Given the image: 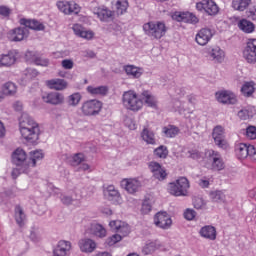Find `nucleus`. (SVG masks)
<instances>
[{"label": "nucleus", "instance_id": "1", "mask_svg": "<svg viewBox=\"0 0 256 256\" xmlns=\"http://www.w3.org/2000/svg\"><path fill=\"white\" fill-rule=\"evenodd\" d=\"M20 133L28 143H37L39 141V124L32 119L29 114H22L19 122Z\"/></svg>", "mask_w": 256, "mask_h": 256}, {"label": "nucleus", "instance_id": "2", "mask_svg": "<svg viewBox=\"0 0 256 256\" xmlns=\"http://www.w3.org/2000/svg\"><path fill=\"white\" fill-rule=\"evenodd\" d=\"M122 103L125 109L129 111H141L143 109V99L137 95V92L129 90L123 93Z\"/></svg>", "mask_w": 256, "mask_h": 256}, {"label": "nucleus", "instance_id": "3", "mask_svg": "<svg viewBox=\"0 0 256 256\" xmlns=\"http://www.w3.org/2000/svg\"><path fill=\"white\" fill-rule=\"evenodd\" d=\"M143 31L152 39H161L167 34V26L161 21L147 22L143 25Z\"/></svg>", "mask_w": 256, "mask_h": 256}, {"label": "nucleus", "instance_id": "4", "mask_svg": "<svg viewBox=\"0 0 256 256\" xmlns=\"http://www.w3.org/2000/svg\"><path fill=\"white\" fill-rule=\"evenodd\" d=\"M189 190V180L186 177H180L175 182H171L168 186L170 195L174 197H187Z\"/></svg>", "mask_w": 256, "mask_h": 256}, {"label": "nucleus", "instance_id": "5", "mask_svg": "<svg viewBox=\"0 0 256 256\" xmlns=\"http://www.w3.org/2000/svg\"><path fill=\"white\" fill-rule=\"evenodd\" d=\"M205 157L207 161L211 164L213 171H223L225 169V162L221 153L213 149L205 151Z\"/></svg>", "mask_w": 256, "mask_h": 256}, {"label": "nucleus", "instance_id": "6", "mask_svg": "<svg viewBox=\"0 0 256 256\" xmlns=\"http://www.w3.org/2000/svg\"><path fill=\"white\" fill-rule=\"evenodd\" d=\"M103 108V104L98 100H88L84 102L81 106V111L83 115L86 117H91L95 115H99L101 109Z\"/></svg>", "mask_w": 256, "mask_h": 256}, {"label": "nucleus", "instance_id": "7", "mask_svg": "<svg viewBox=\"0 0 256 256\" xmlns=\"http://www.w3.org/2000/svg\"><path fill=\"white\" fill-rule=\"evenodd\" d=\"M212 137L215 145L219 147V149H229V143L225 139V128H223V126H215L212 132Z\"/></svg>", "mask_w": 256, "mask_h": 256}, {"label": "nucleus", "instance_id": "8", "mask_svg": "<svg viewBox=\"0 0 256 256\" xmlns=\"http://www.w3.org/2000/svg\"><path fill=\"white\" fill-rule=\"evenodd\" d=\"M243 57L247 63H256V39H249L243 51Z\"/></svg>", "mask_w": 256, "mask_h": 256}, {"label": "nucleus", "instance_id": "9", "mask_svg": "<svg viewBox=\"0 0 256 256\" xmlns=\"http://www.w3.org/2000/svg\"><path fill=\"white\" fill-rule=\"evenodd\" d=\"M154 224L160 229H169L173 225V220H171V216L167 212H158L154 216Z\"/></svg>", "mask_w": 256, "mask_h": 256}, {"label": "nucleus", "instance_id": "10", "mask_svg": "<svg viewBox=\"0 0 256 256\" xmlns=\"http://www.w3.org/2000/svg\"><path fill=\"white\" fill-rule=\"evenodd\" d=\"M71 249V242L60 240L53 249V256H69L71 255Z\"/></svg>", "mask_w": 256, "mask_h": 256}, {"label": "nucleus", "instance_id": "11", "mask_svg": "<svg viewBox=\"0 0 256 256\" xmlns=\"http://www.w3.org/2000/svg\"><path fill=\"white\" fill-rule=\"evenodd\" d=\"M172 19L182 23H199V18L191 12H175Z\"/></svg>", "mask_w": 256, "mask_h": 256}, {"label": "nucleus", "instance_id": "12", "mask_svg": "<svg viewBox=\"0 0 256 256\" xmlns=\"http://www.w3.org/2000/svg\"><path fill=\"white\" fill-rule=\"evenodd\" d=\"M29 35V29L25 27H18L10 30L8 32V39L9 41L19 42L23 41L25 37Z\"/></svg>", "mask_w": 256, "mask_h": 256}, {"label": "nucleus", "instance_id": "13", "mask_svg": "<svg viewBox=\"0 0 256 256\" xmlns=\"http://www.w3.org/2000/svg\"><path fill=\"white\" fill-rule=\"evenodd\" d=\"M213 35H215V32L209 28H202L197 34H196V43L198 45H207L211 39L213 38Z\"/></svg>", "mask_w": 256, "mask_h": 256}, {"label": "nucleus", "instance_id": "14", "mask_svg": "<svg viewBox=\"0 0 256 256\" xmlns=\"http://www.w3.org/2000/svg\"><path fill=\"white\" fill-rule=\"evenodd\" d=\"M12 162L16 166L25 167V165H28L29 168V159H27V154L25 153V150L21 148L16 149L12 154Z\"/></svg>", "mask_w": 256, "mask_h": 256}, {"label": "nucleus", "instance_id": "15", "mask_svg": "<svg viewBox=\"0 0 256 256\" xmlns=\"http://www.w3.org/2000/svg\"><path fill=\"white\" fill-rule=\"evenodd\" d=\"M44 103H49L50 105H63L65 103V96L59 92H51L42 97Z\"/></svg>", "mask_w": 256, "mask_h": 256}, {"label": "nucleus", "instance_id": "16", "mask_svg": "<svg viewBox=\"0 0 256 256\" xmlns=\"http://www.w3.org/2000/svg\"><path fill=\"white\" fill-rule=\"evenodd\" d=\"M216 99L224 105H235L237 103V96L229 91L216 93Z\"/></svg>", "mask_w": 256, "mask_h": 256}, {"label": "nucleus", "instance_id": "17", "mask_svg": "<svg viewBox=\"0 0 256 256\" xmlns=\"http://www.w3.org/2000/svg\"><path fill=\"white\" fill-rule=\"evenodd\" d=\"M121 187L127 190L128 193L133 195L141 189V182L137 179H124L121 182Z\"/></svg>", "mask_w": 256, "mask_h": 256}, {"label": "nucleus", "instance_id": "18", "mask_svg": "<svg viewBox=\"0 0 256 256\" xmlns=\"http://www.w3.org/2000/svg\"><path fill=\"white\" fill-rule=\"evenodd\" d=\"M17 55L18 53L16 50H11L7 54H2L0 56V67H11V65H15Z\"/></svg>", "mask_w": 256, "mask_h": 256}, {"label": "nucleus", "instance_id": "19", "mask_svg": "<svg viewBox=\"0 0 256 256\" xmlns=\"http://www.w3.org/2000/svg\"><path fill=\"white\" fill-rule=\"evenodd\" d=\"M46 85L49 89H53L54 91H64V89L68 87L67 81L59 78L47 80Z\"/></svg>", "mask_w": 256, "mask_h": 256}, {"label": "nucleus", "instance_id": "20", "mask_svg": "<svg viewBox=\"0 0 256 256\" xmlns=\"http://www.w3.org/2000/svg\"><path fill=\"white\" fill-rule=\"evenodd\" d=\"M199 234L204 239H209V241H215V239H217V229L212 225L203 226L200 229Z\"/></svg>", "mask_w": 256, "mask_h": 256}, {"label": "nucleus", "instance_id": "21", "mask_svg": "<svg viewBox=\"0 0 256 256\" xmlns=\"http://www.w3.org/2000/svg\"><path fill=\"white\" fill-rule=\"evenodd\" d=\"M236 155L238 159H247L249 157L250 153H253V145H247L245 143H241L238 146H236Z\"/></svg>", "mask_w": 256, "mask_h": 256}, {"label": "nucleus", "instance_id": "22", "mask_svg": "<svg viewBox=\"0 0 256 256\" xmlns=\"http://www.w3.org/2000/svg\"><path fill=\"white\" fill-rule=\"evenodd\" d=\"M79 247L82 253H93L97 249V243L89 238L81 239L79 241Z\"/></svg>", "mask_w": 256, "mask_h": 256}, {"label": "nucleus", "instance_id": "23", "mask_svg": "<svg viewBox=\"0 0 256 256\" xmlns=\"http://www.w3.org/2000/svg\"><path fill=\"white\" fill-rule=\"evenodd\" d=\"M20 24L24 25L26 29H32L33 31H43L45 26L37 20H27L25 18L20 19Z\"/></svg>", "mask_w": 256, "mask_h": 256}, {"label": "nucleus", "instance_id": "24", "mask_svg": "<svg viewBox=\"0 0 256 256\" xmlns=\"http://www.w3.org/2000/svg\"><path fill=\"white\" fill-rule=\"evenodd\" d=\"M94 13L97 15L100 21H104L105 23H108V21H113V16L115 15V12L105 7L98 8Z\"/></svg>", "mask_w": 256, "mask_h": 256}, {"label": "nucleus", "instance_id": "25", "mask_svg": "<svg viewBox=\"0 0 256 256\" xmlns=\"http://www.w3.org/2000/svg\"><path fill=\"white\" fill-rule=\"evenodd\" d=\"M14 217L17 225L20 227H23L25 225V221H27V215H25V211L23 210V207L20 205L15 206L14 210Z\"/></svg>", "mask_w": 256, "mask_h": 256}, {"label": "nucleus", "instance_id": "26", "mask_svg": "<svg viewBox=\"0 0 256 256\" xmlns=\"http://www.w3.org/2000/svg\"><path fill=\"white\" fill-rule=\"evenodd\" d=\"M209 55L215 63H223V60L225 59V52L219 47L213 48L209 52Z\"/></svg>", "mask_w": 256, "mask_h": 256}, {"label": "nucleus", "instance_id": "27", "mask_svg": "<svg viewBox=\"0 0 256 256\" xmlns=\"http://www.w3.org/2000/svg\"><path fill=\"white\" fill-rule=\"evenodd\" d=\"M107 197L109 201H112L115 204L121 203V195L119 191L115 189V186H109L107 188Z\"/></svg>", "mask_w": 256, "mask_h": 256}, {"label": "nucleus", "instance_id": "28", "mask_svg": "<svg viewBox=\"0 0 256 256\" xmlns=\"http://www.w3.org/2000/svg\"><path fill=\"white\" fill-rule=\"evenodd\" d=\"M238 27L240 31H243L244 33H253L255 31V24L253 22L242 19L238 22Z\"/></svg>", "mask_w": 256, "mask_h": 256}, {"label": "nucleus", "instance_id": "29", "mask_svg": "<svg viewBox=\"0 0 256 256\" xmlns=\"http://www.w3.org/2000/svg\"><path fill=\"white\" fill-rule=\"evenodd\" d=\"M251 5V0H232V7L235 11H246Z\"/></svg>", "mask_w": 256, "mask_h": 256}, {"label": "nucleus", "instance_id": "30", "mask_svg": "<svg viewBox=\"0 0 256 256\" xmlns=\"http://www.w3.org/2000/svg\"><path fill=\"white\" fill-rule=\"evenodd\" d=\"M241 93L244 95V97H251V95L255 93V82H244L241 87Z\"/></svg>", "mask_w": 256, "mask_h": 256}, {"label": "nucleus", "instance_id": "31", "mask_svg": "<svg viewBox=\"0 0 256 256\" xmlns=\"http://www.w3.org/2000/svg\"><path fill=\"white\" fill-rule=\"evenodd\" d=\"M41 159H43V152L39 150L30 152V157L28 159L29 167H35V165H37V161H41Z\"/></svg>", "mask_w": 256, "mask_h": 256}, {"label": "nucleus", "instance_id": "32", "mask_svg": "<svg viewBox=\"0 0 256 256\" xmlns=\"http://www.w3.org/2000/svg\"><path fill=\"white\" fill-rule=\"evenodd\" d=\"M2 93L3 95L7 96H13L15 93H17V85L13 82H7L2 87Z\"/></svg>", "mask_w": 256, "mask_h": 256}, {"label": "nucleus", "instance_id": "33", "mask_svg": "<svg viewBox=\"0 0 256 256\" xmlns=\"http://www.w3.org/2000/svg\"><path fill=\"white\" fill-rule=\"evenodd\" d=\"M141 137H142L143 141H145L146 143H148L150 145H155V133H153L148 128L143 129V131L141 133Z\"/></svg>", "mask_w": 256, "mask_h": 256}, {"label": "nucleus", "instance_id": "34", "mask_svg": "<svg viewBox=\"0 0 256 256\" xmlns=\"http://www.w3.org/2000/svg\"><path fill=\"white\" fill-rule=\"evenodd\" d=\"M142 99L148 107H156L157 99L149 91H144L142 93Z\"/></svg>", "mask_w": 256, "mask_h": 256}, {"label": "nucleus", "instance_id": "35", "mask_svg": "<svg viewBox=\"0 0 256 256\" xmlns=\"http://www.w3.org/2000/svg\"><path fill=\"white\" fill-rule=\"evenodd\" d=\"M205 13L208 15H217L219 13V6L213 0H206Z\"/></svg>", "mask_w": 256, "mask_h": 256}, {"label": "nucleus", "instance_id": "36", "mask_svg": "<svg viewBox=\"0 0 256 256\" xmlns=\"http://www.w3.org/2000/svg\"><path fill=\"white\" fill-rule=\"evenodd\" d=\"M87 91L90 95H107L109 88H107V86H88Z\"/></svg>", "mask_w": 256, "mask_h": 256}, {"label": "nucleus", "instance_id": "37", "mask_svg": "<svg viewBox=\"0 0 256 256\" xmlns=\"http://www.w3.org/2000/svg\"><path fill=\"white\" fill-rule=\"evenodd\" d=\"M124 71L127 75H131V77H134V79H139V77H141L142 75L141 69L133 65L125 66Z\"/></svg>", "mask_w": 256, "mask_h": 256}, {"label": "nucleus", "instance_id": "38", "mask_svg": "<svg viewBox=\"0 0 256 256\" xmlns=\"http://www.w3.org/2000/svg\"><path fill=\"white\" fill-rule=\"evenodd\" d=\"M128 7H129V2H127V0H117L116 1L117 15H123V13H127Z\"/></svg>", "mask_w": 256, "mask_h": 256}, {"label": "nucleus", "instance_id": "39", "mask_svg": "<svg viewBox=\"0 0 256 256\" xmlns=\"http://www.w3.org/2000/svg\"><path fill=\"white\" fill-rule=\"evenodd\" d=\"M56 5L59 11L64 13V15H71V1H58Z\"/></svg>", "mask_w": 256, "mask_h": 256}, {"label": "nucleus", "instance_id": "40", "mask_svg": "<svg viewBox=\"0 0 256 256\" xmlns=\"http://www.w3.org/2000/svg\"><path fill=\"white\" fill-rule=\"evenodd\" d=\"M157 249H159L157 242H149L142 248V253L144 255H151V253H155Z\"/></svg>", "mask_w": 256, "mask_h": 256}, {"label": "nucleus", "instance_id": "41", "mask_svg": "<svg viewBox=\"0 0 256 256\" xmlns=\"http://www.w3.org/2000/svg\"><path fill=\"white\" fill-rule=\"evenodd\" d=\"M21 173H29V165L16 166L11 172L12 178L16 179L21 175Z\"/></svg>", "mask_w": 256, "mask_h": 256}, {"label": "nucleus", "instance_id": "42", "mask_svg": "<svg viewBox=\"0 0 256 256\" xmlns=\"http://www.w3.org/2000/svg\"><path fill=\"white\" fill-rule=\"evenodd\" d=\"M92 232L96 237L103 238L107 235V230L101 226V224H94L92 226Z\"/></svg>", "mask_w": 256, "mask_h": 256}, {"label": "nucleus", "instance_id": "43", "mask_svg": "<svg viewBox=\"0 0 256 256\" xmlns=\"http://www.w3.org/2000/svg\"><path fill=\"white\" fill-rule=\"evenodd\" d=\"M210 199L213 203H223L225 201V194L221 191L210 192Z\"/></svg>", "mask_w": 256, "mask_h": 256}, {"label": "nucleus", "instance_id": "44", "mask_svg": "<svg viewBox=\"0 0 256 256\" xmlns=\"http://www.w3.org/2000/svg\"><path fill=\"white\" fill-rule=\"evenodd\" d=\"M154 155L156 157H159V159H167V155H169V150L167 149V146H159L154 150Z\"/></svg>", "mask_w": 256, "mask_h": 256}, {"label": "nucleus", "instance_id": "45", "mask_svg": "<svg viewBox=\"0 0 256 256\" xmlns=\"http://www.w3.org/2000/svg\"><path fill=\"white\" fill-rule=\"evenodd\" d=\"M81 101V94L74 93L68 97V105H71L72 107H77Z\"/></svg>", "mask_w": 256, "mask_h": 256}, {"label": "nucleus", "instance_id": "46", "mask_svg": "<svg viewBox=\"0 0 256 256\" xmlns=\"http://www.w3.org/2000/svg\"><path fill=\"white\" fill-rule=\"evenodd\" d=\"M163 133L166 135V137L172 138L179 134V128L175 126H169L168 128L164 127Z\"/></svg>", "mask_w": 256, "mask_h": 256}, {"label": "nucleus", "instance_id": "47", "mask_svg": "<svg viewBox=\"0 0 256 256\" xmlns=\"http://www.w3.org/2000/svg\"><path fill=\"white\" fill-rule=\"evenodd\" d=\"M153 177L154 179H158V181H165V179H167V171L165 168L161 167L153 173Z\"/></svg>", "mask_w": 256, "mask_h": 256}, {"label": "nucleus", "instance_id": "48", "mask_svg": "<svg viewBox=\"0 0 256 256\" xmlns=\"http://www.w3.org/2000/svg\"><path fill=\"white\" fill-rule=\"evenodd\" d=\"M35 65H40V67H49V59L43 57L33 58Z\"/></svg>", "mask_w": 256, "mask_h": 256}, {"label": "nucleus", "instance_id": "49", "mask_svg": "<svg viewBox=\"0 0 256 256\" xmlns=\"http://www.w3.org/2000/svg\"><path fill=\"white\" fill-rule=\"evenodd\" d=\"M151 209H153L151 202H149V200H144L142 203L141 213L143 215H148V213H151Z\"/></svg>", "mask_w": 256, "mask_h": 256}, {"label": "nucleus", "instance_id": "50", "mask_svg": "<svg viewBox=\"0 0 256 256\" xmlns=\"http://www.w3.org/2000/svg\"><path fill=\"white\" fill-rule=\"evenodd\" d=\"M85 161V155L78 153L73 156V165H81Z\"/></svg>", "mask_w": 256, "mask_h": 256}, {"label": "nucleus", "instance_id": "51", "mask_svg": "<svg viewBox=\"0 0 256 256\" xmlns=\"http://www.w3.org/2000/svg\"><path fill=\"white\" fill-rule=\"evenodd\" d=\"M0 15L1 17H4L5 19L9 18L11 15V8L7 6H0Z\"/></svg>", "mask_w": 256, "mask_h": 256}, {"label": "nucleus", "instance_id": "52", "mask_svg": "<svg viewBox=\"0 0 256 256\" xmlns=\"http://www.w3.org/2000/svg\"><path fill=\"white\" fill-rule=\"evenodd\" d=\"M25 75L27 79H35V77L39 75V72L33 68H27L25 71Z\"/></svg>", "mask_w": 256, "mask_h": 256}, {"label": "nucleus", "instance_id": "53", "mask_svg": "<svg viewBox=\"0 0 256 256\" xmlns=\"http://www.w3.org/2000/svg\"><path fill=\"white\" fill-rule=\"evenodd\" d=\"M121 225H123V222L121 220H113L109 223V227L112 229V231L118 232Z\"/></svg>", "mask_w": 256, "mask_h": 256}, {"label": "nucleus", "instance_id": "54", "mask_svg": "<svg viewBox=\"0 0 256 256\" xmlns=\"http://www.w3.org/2000/svg\"><path fill=\"white\" fill-rule=\"evenodd\" d=\"M117 233H121L123 237H126L128 233H131V228L129 227V225L122 222V225L120 226Z\"/></svg>", "mask_w": 256, "mask_h": 256}, {"label": "nucleus", "instance_id": "55", "mask_svg": "<svg viewBox=\"0 0 256 256\" xmlns=\"http://www.w3.org/2000/svg\"><path fill=\"white\" fill-rule=\"evenodd\" d=\"M246 136L248 137V139H256V127L249 126L246 129Z\"/></svg>", "mask_w": 256, "mask_h": 256}, {"label": "nucleus", "instance_id": "56", "mask_svg": "<svg viewBox=\"0 0 256 256\" xmlns=\"http://www.w3.org/2000/svg\"><path fill=\"white\" fill-rule=\"evenodd\" d=\"M80 12L81 7H79V4L75 3L74 1H70V14L75 13V15H78Z\"/></svg>", "mask_w": 256, "mask_h": 256}, {"label": "nucleus", "instance_id": "57", "mask_svg": "<svg viewBox=\"0 0 256 256\" xmlns=\"http://www.w3.org/2000/svg\"><path fill=\"white\" fill-rule=\"evenodd\" d=\"M246 17L252 19V21H256V6L249 8V10L246 11Z\"/></svg>", "mask_w": 256, "mask_h": 256}, {"label": "nucleus", "instance_id": "58", "mask_svg": "<svg viewBox=\"0 0 256 256\" xmlns=\"http://www.w3.org/2000/svg\"><path fill=\"white\" fill-rule=\"evenodd\" d=\"M63 205H72L73 201H75L76 199L72 198L71 196L68 195H61L60 197Z\"/></svg>", "mask_w": 256, "mask_h": 256}, {"label": "nucleus", "instance_id": "59", "mask_svg": "<svg viewBox=\"0 0 256 256\" xmlns=\"http://www.w3.org/2000/svg\"><path fill=\"white\" fill-rule=\"evenodd\" d=\"M148 167H149L151 173L154 174V173H156L162 166H161V164H159V162L152 161V162L149 163Z\"/></svg>", "mask_w": 256, "mask_h": 256}, {"label": "nucleus", "instance_id": "60", "mask_svg": "<svg viewBox=\"0 0 256 256\" xmlns=\"http://www.w3.org/2000/svg\"><path fill=\"white\" fill-rule=\"evenodd\" d=\"M94 35L95 34L93 33V31L82 30L79 37H81L82 39H87L89 41L94 37Z\"/></svg>", "mask_w": 256, "mask_h": 256}, {"label": "nucleus", "instance_id": "61", "mask_svg": "<svg viewBox=\"0 0 256 256\" xmlns=\"http://www.w3.org/2000/svg\"><path fill=\"white\" fill-rule=\"evenodd\" d=\"M195 215H196V212H195V210H192V209H187V210L184 212V217H185V219H187L188 221H193V219H195Z\"/></svg>", "mask_w": 256, "mask_h": 256}, {"label": "nucleus", "instance_id": "62", "mask_svg": "<svg viewBox=\"0 0 256 256\" xmlns=\"http://www.w3.org/2000/svg\"><path fill=\"white\" fill-rule=\"evenodd\" d=\"M122 237L119 234H115L108 240V245H115V243H119L121 241Z\"/></svg>", "mask_w": 256, "mask_h": 256}, {"label": "nucleus", "instance_id": "63", "mask_svg": "<svg viewBox=\"0 0 256 256\" xmlns=\"http://www.w3.org/2000/svg\"><path fill=\"white\" fill-rule=\"evenodd\" d=\"M29 238L31 239V241H34V243H37V241H39V233H37V229H31Z\"/></svg>", "mask_w": 256, "mask_h": 256}, {"label": "nucleus", "instance_id": "64", "mask_svg": "<svg viewBox=\"0 0 256 256\" xmlns=\"http://www.w3.org/2000/svg\"><path fill=\"white\" fill-rule=\"evenodd\" d=\"M188 155L191 159H201V152L198 150H190L188 151Z\"/></svg>", "mask_w": 256, "mask_h": 256}]
</instances>
